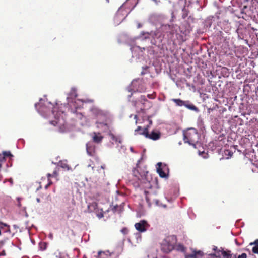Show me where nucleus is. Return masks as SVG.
<instances>
[{
    "label": "nucleus",
    "instance_id": "nucleus-43",
    "mask_svg": "<svg viewBox=\"0 0 258 258\" xmlns=\"http://www.w3.org/2000/svg\"><path fill=\"white\" fill-rule=\"evenodd\" d=\"M77 115H78V117L80 118V119H82V117L83 116V115H82L81 113H80L79 114H77Z\"/></svg>",
    "mask_w": 258,
    "mask_h": 258
},
{
    "label": "nucleus",
    "instance_id": "nucleus-21",
    "mask_svg": "<svg viewBox=\"0 0 258 258\" xmlns=\"http://www.w3.org/2000/svg\"><path fill=\"white\" fill-rule=\"evenodd\" d=\"M165 28H166V29L169 30V32L171 34H174L177 31V28H174L173 26H165Z\"/></svg>",
    "mask_w": 258,
    "mask_h": 258
},
{
    "label": "nucleus",
    "instance_id": "nucleus-31",
    "mask_svg": "<svg viewBox=\"0 0 258 258\" xmlns=\"http://www.w3.org/2000/svg\"><path fill=\"white\" fill-rule=\"evenodd\" d=\"M39 247L41 250H43L46 249V244L45 243H40Z\"/></svg>",
    "mask_w": 258,
    "mask_h": 258
},
{
    "label": "nucleus",
    "instance_id": "nucleus-60",
    "mask_svg": "<svg viewBox=\"0 0 258 258\" xmlns=\"http://www.w3.org/2000/svg\"><path fill=\"white\" fill-rule=\"evenodd\" d=\"M107 2H108L109 1L108 0H107Z\"/></svg>",
    "mask_w": 258,
    "mask_h": 258
},
{
    "label": "nucleus",
    "instance_id": "nucleus-32",
    "mask_svg": "<svg viewBox=\"0 0 258 258\" xmlns=\"http://www.w3.org/2000/svg\"><path fill=\"white\" fill-rule=\"evenodd\" d=\"M5 227H7L8 228H9V226L6 223H4L0 221V229H3Z\"/></svg>",
    "mask_w": 258,
    "mask_h": 258
},
{
    "label": "nucleus",
    "instance_id": "nucleus-20",
    "mask_svg": "<svg viewBox=\"0 0 258 258\" xmlns=\"http://www.w3.org/2000/svg\"><path fill=\"white\" fill-rule=\"evenodd\" d=\"M197 124H198L199 127L201 130H202L204 129L205 126H204V121L203 120V119L201 117H199L198 118Z\"/></svg>",
    "mask_w": 258,
    "mask_h": 258
},
{
    "label": "nucleus",
    "instance_id": "nucleus-45",
    "mask_svg": "<svg viewBox=\"0 0 258 258\" xmlns=\"http://www.w3.org/2000/svg\"><path fill=\"white\" fill-rule=\"evenodd\" d=\"M51 184H52L51 182H49L47 185H46L45 188H47Z\"/></svg>",
    "mask_w": 258,
    "mask_h": 258
},
{
    "label": "nucleus",
    "instance_id": "nucleus-12",
    "mask_svg": "<svg viewBox=\"0 0 258 258\" xmlns=\"http://www.w3.org/2000/svg\"><path fill=\"white\" fill-rule=\"evenodd\" d=\"M150 225L148 222L144 220L140 221L139 222L135 224V227L139 232H144L149 228Z\"/></svg>",
    "mask_w": 258,
    "mask_h": 258
},
{
    "label": "nucleus",
    "instance_id": "nucleus-34",
    "mask_svg": "<svg viewBox=\"0 0 258 258\" xmlns=\"http://www.w3.org/2000/svg\"><path fill=\"white\" fill-rule=\"evenodd\" d=\"M205 258H216V254H209L206 255Z\"/></svg>",
    "mask_w": 258,
    "mask_h": 258
},
{
    "label": "nucleus",
    "instance_id": "nucleus-52",
    "mask_svg": "<svg viewBox=\"0 0 258 258\" xmlns=\"http://www.w3.org/2000/svg\"><path fill=\"white\" fill-rule=\"evenodd\" d=\"M155 202H156V205H158V200H156Z\"/></svg>",
    "mask_w": 258,
    "mask_h": 258
},
{
    "label": "nucleus",
    "instance_id": "nucleus-37",
    "mask_svg": "<svg viewBox=\"0 0 258 258\" xmlns=\"http://www.w3.org/2000/svg\"><path fill=\"white\" fill-rule=\"evenodd\" d=\"M255 244V245H258V239H256L253 243H251L250 245Z\"/></svg>",
    "mask_w": 258,
    "mask_h": 258
},
{
    "label": "nucleus",
    "instance_id": "nucleus-30",
    "mask_svg": "<svg viewBox=\"0 0 258 258\" xmlns=\"http://www.w3.org/2000/svg\"><path fill=\"white\" fill-rule=\"evenodd\" d=\"M5 159L4 156L0 154V169L2 167V163L5 161Z\"/></svg>",
    "mask_w": 258,
    "mask_h": 258
},
{
    "label": "nucleus",
    "instance_id": "nucleus-26",
    "mask_svg": "<svg viewBox=\"0 0 258 258\" xmlns=\"http://www.w3.org/2000/svg\"><path fill=\"white\" fill-rule=\"evenodd\" d=\"M2 155H4L5 158L6 157H10L11 159L13 157V155L11 154L10 151H4Z\"/></svg>",
    "mask_w": 258,
    "mask_h": 258
},
{
    "label": "nucleus",
    "instance_id": "nucleus-57",
    "mask_svg": "<svg viewBox=\"0 0 258 258\" xmlns=\"http://www.w3.org/2000/svg\"><path fill=\"white\" fill-rule=\"evenodd\" d=\"M149 122H150V124H151V123H152V121H151V120H150V121H149Z\"/></svg>",
    "mask_w": 258,
    "mask_h": 258
},
{
    "label": "nucleus",
    "instance_id": "nucleus-23",
    "mask_svg": "<svg viewBox=\"0 0 258 258\" xmlns=\"http://www.w3.org/2000/svg\"><path fill=\"white\" fill-rule=\"evenodd\" d=\"M174 248H175L176 250L178 251H181L183 252H184L185 251V248L182 244H178L176 246H175Z\"/></svg>",
    "mask_w": 258,
    "mask_h": 258
},
{
    "label": "nucleus",
    "instance_id": "nucleus-19",
    "mask_svg": "<svg viewBox=\"0 0 258 258\" xmlns=\"http://www.w3.org/2000/svg\"><path fill=\"white\" fill-rule=\"evenodd\" d=\"M203 256V252L201 251H194V252L189 255H186L185 258H201Z\"/></svg>",
    "mask_w": 258,
    "mask_h": 258
},
{
    "label": "nucleus",
    "instance_id": "nucleus-17",
    "mask_svg": "<svg viewBox=\"0 0 258 258\" xmlns=\"http://www.w3.org/2000/svg\"><path fill=\"white\" fill-rule=\"evenodd\" d=\"M222 258H237L236 254H233L230 250L222 251Z\"/></svg>",
    "mask_w": 258,
    "mask_h": 258
},
{
    "label": "nucleus",
    "instance_id": "nucleus-40",
    "mask_svg": "<svg viewBox=\"0 0 258 258\" xmlns=\"http://www.w3.org/2000/svg\"><path fill=\"white\" fill-rule=\"evenodd\" d=\"M56 257V258H64L63 256H62L60 254L57 255Z\"/></svg>",
    "mask_w": 258,
    "mask_h": 258
},
{
    "label": "nucleus",
    "instance_id": "nucleus-28",
    "mask_svg": "<svg viewBox=\"0 0 258 258\" xmlns=\"http://www.w3.org/2000/svg\"><path fill=\"white\" fill-rule=\"evenodd\" d=\"M188 15V11L184 8L182 9V17L183 19H185Z\"/></svg>",
    "mask_w": 258,
    "mask_h": 258
},
{
    "label": "nucleus",
    "instance_id": "nucleus-7",
    "mask_svg": "<svg viewBox=\"0 0 258 258\" xmlns=\"http://www.w3.org/2000/svg\"><path fill=\"white\" fill-rule=\"evenodd\" d=\"M141 130H142V131L139 133V134L144 135L147 138H149L154 141L157 140L160 138L161 134L158 131L153 130L151 132V133H149L148 127H146L142 130L141 126H138L135 131L136 133H137L138 131Z\"/></svg>",
    "mask_w": 258,
    "mask_h": 258
},
{
    "label": "nucleus",
    "instance_id": "nucleus-27",
    "mask_svg": "<svg viewBox=\"0 0 258 258\" xmlns=\"http://www.w3.org/2000/svg\"><path fill=\"white\" fill-rule=\"evenodd\" d=\"M223 251L225 250H223V249H222L221 250L219 249L213 254H216V258H220L221 256H222V251Z\"/></svg>",
    "mask_w": 258,
    "mask_h": 258
},
{
    "label": "nucleus",
    "instance_id": "nucleus-51",
    "mask_svg": "<svg viewBox=\"0 0 258 258\" xmlns=\"http://www.w3.org/2000/svg\"><path fill=\"white\" fill-rule=\"evenodd\" d=\"M10 182H11V184H13V181H12V179H10L9 180Z\"/></svg>",
    "mask_w": 258,
    "mask_h": 258
},
{
    "label": "nucleus",
    "instance_id": "nucleus-15",
    "mask_svg": "<svg viewBox=\"0 0 258 258\" xmlns=\"http://www.w3.org/2000/svg\"><path fill=\"white\" fill-rule=\"evenodd\" d=\"M92 140L96 143H100L102 142L103 137L99 133L93 132L92 134Z\"/></svg>",
    "mask_w": 258,
    "mask_h": 258
},
{
    "label": "nucleus",
    "instance_id": "nucleus-35",
    "mask_svg": "<svg viewBox=\"0 0 258 258\" xmlns=\"http://www.w3.org/2000/svg\"><path fill=\"white\" fill-rule=\"evenodd\" d=\"M237 258H247V255L246 253H243L241 255H239Z\"/></svg>",
    "mask_w": 258,
    "mask_h": 258
},
{
    "label": "nucleus",
    "instance_id": "nucleus-49",
    "mask_svg": "<svg viewBox=\"0 0 258 258\" xmlns=\"http://www.w3.org/2000/svg\"><path fill=\"white\" fill-rule=\"evenodd\" d=\"M48 178H49L50 177L53 176L52 174H48L47 175Z\"/></svg>",
    "mask_w": 258,
    "mask_h": 258
},
{
    "label": "nucleus",
    "instance_id": "nucleus-56",
    "mask_svg": "<svg viewBox=\"0 0 258 258\" xmlns=\"http://www.w3.org/2000/svg\"><path fill=\"white\" fill-rule=\"evenodd\" d=\"M153 1H154L156 3H157V0H153Z\"/></svg>",
    "mask_w": 258,
    "mask_h": 258
},
{
    "label": "nucleus",
    "instance_id": "nucleus-3",
    "mask_svg": "<svg viewBox=\"0 0 258 258\" xmlns=\"http://www.w3.org/2000/svg\"><path fill=\"white\" fill-rule=\"evenodd\" d=\"M142 34L145 35V39L151 38V43L155 45H158L161 43L164 38V35L160 30L150 32H143Z\"/></svg>",
    "mask_w": 258,
    "mask_h": 258
},
{
    "label": "nucleus",
    "instance_id": "nucleus-2",
    "mask_svg": "<svg viewBox=\"0 0 258 258\" xmlns=\"http://www.w3.org/2000/svg\"><path fill=\"white\" fill-rule=\"evenodd\" d=\"M92 113L98 118L96 122L97 127L102 132L107 131L109 126L106 122L107 115L102 111L97 108H93L91 109Z\"/></svg>",
    "mask_w": 258,
    "mask_h": 258
},
{
    "label": "nucleus",
    "instance_id": "nucleus-38",
    "mask_svg": "<svg viewBox=\"0 0 258 258\" xmlns=\"http://www.w3.org/2000/svg\"><path fill=\"white\" fill-rule=\"evenodd\" d=\"M219 249H218V248L217 247L215 246H213V250L215 252L218 250Z\"/></svg>",
    "mask_w": 258,
    "mask_h": 258
},
{
    "label": "nucleus",
    "instance_id": "nucleus-4",
    "mask_svg": "<svg viewBox=\"0 0 258 258\" xmlns=\"http://www.w3.org/2000/svg\"><path fill=\"white\" fill-rule=\"evenodd\" d=\"M176 237L174 235L166 237L161 243V250L165 253H169L175 248Z\"/></svg>",
    "mask_w": 258,
    "mask_h": 258
},
{
    "label": "nucleus",
    "instance_id": "nucleus-14",
    "mask_svg": "<svg viewBox=\"0 0 258 258\" xmlns=\"http://www.w3.org/2000/svg\"><path fill=\"white\" fill-rule=\"evenodd\" d=\"M86 150L89 155L91 156H94L95 152V147L94 145L91 142H89L87 143Z\"/></svg>",
    "mask_w": 258,
    "mask_h": 258
},
{
    "label": "nucleus",
    "instance_id": "nucleus-44",
    "mask_svg": "<svg viewBox=\"0 0 258 258\" xmlns=\"http://www.w3.org/2000/svg\"><path fill=\"white\" fill-rule=\"evenodd\" d=\"M130 151H131L132 152H133V153H135V151H134V149H133V148L132 147H131L130 148Z\"/></svg>",
    "mask_w": 258,
    "mask_h": 258
},
{
    "label": "nucleus",
    "instance_id": "nucleus-9",
    "mask_svg": "<svg viewBox=\"0 0 258 258\" xmlns=\"http://www.w3.org/2000/svg\"><path fill=\"white\" fill-rule=\"evenodd\" d=\"M171 101L174 102L177 106H184L187 109L195 111L196 112L199 111V109L189 101H183L180 99H172Z\"/></svg>",
    "mask_w": 258,
    "mask_h": 258
},
{
    "label": "nucleus",
    "instance_id": "nucleus-13",
    "mask_svg": "<svg viewBox=\"0 0 258 258\" xmlns=\"http://www.w3.org/2000/svg\"><path fill=\"white\" fill-rule=\"evenodd\" d=\"M115 256L114 252H110L109 250L99 251L97 258H114Z\"/></svg>",
    "mask_w": 258,
    "mask_h": 258
},
{
    "label": "nucleus",
    "instance_id": "nucleus-58",
    "mask_svg": "<svg viewBox=\"0 0 258 258\" xmlns=\"http://www.w3.org/2000/svg\"><path fill=\"white\" fill-rule=\"evenodd\" d=\"M140 27V24H139V25H138V27Z\"/></svg>",
    "mask_w": 258,
    "mask_h": 258
},
{
    "label": "nucleus",
    "instance_id": "nucleus-53",
    "mask_svg": "<svg viewBox=\"0 0 258 258\" xmlns=\"http://www.w3.org/2000/svg\"><path fill=\"white\" fill-rule=\"evenodd\" d=\"M121 148L122 149H123L124 151L126 150V148H124H124H123V147H121Z\"/></svg>",
    "mask_w": 258,
    "mask_h": 258
},
{
    "label": "nucleus",
    "instance_id": "nucleus-55",
    "mask_svg": "<svg viewBox=\"0 0 258 258\" xmlns=\"http://www.w3.org/2000/svg\"><path fill=\"white\" fill-rule=\"evenodd\" d=\"M5 254V253L4 252H3L1 254H0V255H3Z\"/></svg>",
    "mask_w": 258,
    "mask_h": 258
},
{
    "label": "nucleus",
    "instance_id": "nucleus-48",
    "mask_svg": "<svg viewBox=\"0 0 258 258\" xmlns=\"http://www.w3.org/2000/svg\"><path fill=\"white\" fill-rule=\"evenodd\" d=\"M105 167V165H102L101 166V168H102L103 169H104Z\"/></svg>",
    "mask_w": 258,
    "mask_h": 258
},
{
    "label": "nucleus",
    "instance_id": "nucleus-59",
    "mask_svg": "<svg viewBox=\"0 0 258 258\" xmlns=\"http://www.w3.org/2000/svg\"><path fill=\"white\" fill-rule=\"evenodd\" d=\"M41 101H42V99H41L40 100V102H41Z\"/></svg>",
    "mask_w": 258,
    "mask_h": 258
},
{
    "label": "nucleus",
    "instance_id": "nucleus-46",
    "mask_svg": "<svg viewBox=\"0 0 258 258\" xmlns=\"http://www.w3.org/2000/svg\"><path fill=\"white\" fill-rule=\"evenodd\" d=\"M53 176H57V172L56 171H54L53 174H52Z\"/></svg>",
    "mask_w": 258,
    "mask_h": 258
},
{
    "label": "nucleus",
    "instance_id": "nucleus-24",
    "mask_svg": "<svg viewBox=\"0 0 258 258\" xmlns=\"http://www.w3.org/2000/svg\"><path fill=\"white\" fill-rule=\"evenodd\" d=\"M97 207V204L96 203H93L88 205V210L90 212H92L94 209H95Z\"/></svg>",
    "mask_w": 258,
    "mask_h": 258
},
{
    "label": "nucleus",
    "instance_id": "nucleus-16",
    "mask_svg": "<svg viewBox=\"0 0 258 258\" xmlns=\"http://www.w3.org/2000/svg\"><path fill=\"white\" fill-rule=\"evenodd\" d=\"M41 102L39 103H36L35 104V108L38 110V112L41 113H44L45 112H48V107L46 106V105H41Z\"/></svg>",
    "mask_w": 258,
    "mask_h": 258
},
{
    "label": "nucleus",
    "instance_id": "nucleus-22",
    "mask_svg": "<svg viewBox=\"0 0 258 258\" xmlns=\"http://www.w3.org/2000/svg\"><path fill=\"white\" fill-rule=\"evenodd\" d=\"M133 174L138 180H141L143 177V175L139 173L138 169H134L133 170Z\"/></svg>",
    "mask_w": 258,
    "mask_h": 258
},
{
    "label": "nucleus",
    "instance_id": "nucleus-36",
    "mask_svg": "<svg viewBox=\"0 0 258 258\" xmlns=\"http://www.w3.org/2000/svg\"><path fill=\"white\" fill-rule=\"evenodd\" d=\"M225 154H227V153H228V155L230 156V157H231L232 156V154H233V153L232 152H231L229 150H226L225 152Z\"/></svg>",
    "mask_w": 258,
    "mask_h": 258
},
{
    "label": "nucleus",
    "instance_id": "nucleus-50",
    "mask_svg": "<svg viewBox=\"0 0 258 258\" xmlns=\"http://www.w3.org/2000/svg\"><path fill=\"white\" fill-rule=\"evenodd\" d=\"M36 201H37V202H40V200L39 198H37Z\"/></svg>",
    "mask_w": 258,
    "mask_h": 258
},
{
    "label": "nucleus",
    "instance_id": "nucleus-29",
    "mask_svg": "<svg viewBox=\"0 0 258 258\" xmlns=\"http://www.w3.org/2000/svg\"><path fill=\"white\" fill-rule=\"evenodd\" d=\"M149 192L147 191H145V194L146 195V200L147 202L148 203L149 205L150 206L151 204V203L150 202V199L149 196L148 195Z\"/></svg>",
    "mask_w": 258,
    "mask_h": 258
},
{
    "label": "nucleus",
    "instance_id": "nucleus-8",
    "mask_svg": "<svg viewBox=\"0 0 258 258\" xmlns=\"http://www.w3.org/2000/svg\"><path fill=\"white\" fill-rule=\"evenodd\" d=\"M140 103L142 104V106H143L144 108L148 107L150 108L151 106V102L147 100L146 96L144 95L141 96L140 98V100L139 101ZM138 114L135 115L134 116V118L136 119V123L137 124L138 122L137 118L139 117H141L143 118V120H144L146 118L145 116L144 115L145 114V109L141 108V109L140 111H137Z\"/></svg>",
    "mask_w": 258,
    "mask_h": 258
},
{
    "label": "nucleus",
    "instance_id": "nucleus-39",
    "mask_svg": "<svg viewBox=\"0 0 258 258\" xmlns=\"http://www.w3.org/2000/svg\"><path fill=\"white\" fill-rule=\"evenodd\" d=\"M147 97H148L149 98H150V99H153V98H154V97H152V95H151V94H148V95H147Z\"/></svg>",
    "mask_w": 258,
    "mask_h": 258
},
{
    "label": "nucleus",
    "instance_id": "nucleus-25",
    "mask_svg": "<svg viewBox=\"0 0 258 258\" xmlns=\"http://www.w3.org/2000/svg\"><path fill=\"white\" fill-rule=\"evenodd\" d=\"M59 166L63 169H66L67 170L69 169V167L68 165L67 164L66 161H60L59 163Z\"/></svg>",
    "mask_w": 258,
    "mask_h": 258
},
{
    "label": "nucleus",
    "instance_id": "nucleus-11",
    "mask_svg": "<svg viewBox=\"0 0 258 258\" xmlns=\"http://www.w3.org/2000/svg\"><path fill=\"white\" fill-rule=\"evenodd\" d=\"M128 12L124 10V4H123L117 11L115 17V20H120L119 23H120L128 15Z\"/></svg>",
    "mask_w": 258,
    "mask_h": 258
},
{
    "label": "nucleus",
    "instance_id": "nucleus-47",
    "mask_svg": "<svg viewBox=\"0 0 258 258\" xmlns=\"http://www.w3.org/2000/svg\"><path fill=\"white\" fill-rule=\"evenodd\" d=\"M20 199L19 198H17V200H18V201H19L18 206H19V207H20V206H21V204H20Z\"/></svg>",
    "mask_w": 258,
    "mask_h": 258
},
{
    "label": "nucleus",
    "instance_id": "nucleus-42",
    "mask_svg": "<svg viewBox=\"0 0 258 258\" xmlns=\"http://www.w3.org/2000/svg\"><path fill=\"white\" fill-rule=\"evenodd\" d=\"M139 105V103L138 102H136L134 105L135 107H138V106Z\"/></svg>",
    "mask_w": 258,
    "mask_h": 258
},
{
    "label": "nucleus",
    "instance_id": "nucleus-5",
    "mask_svg": "<svg viewBox=\"0 0 258 258\" xmlns=\"http://www.w3.org/2000/svg\"><path fill=\"white\" fill-rule=\"evenodd\" d=\"M183 140L185 143L196 147V143L198 142L199 135L197 130L194 128H190L183 134Z\"/></svg>",
    "mask_w": 258,
    "mask_h": 258
},
{
    "label": "nucleus",
    "instance_id": "nucleus-54",
    "mask_svg": "<svg viewBox=\"0 0 258 258\" xmlns=\"http://www.w3.org/2000/svg\"><path fill=\"white\" fill-rule=\"evenodd\" d=\"M49 237H50L51 238H52V234H50L49 235Z\"/></svg>",
    "mask_w": 258,
    "mask_h": 258
},
{
    "label": "nucleus",
    "instance_id": "nucleus-41",
    "mask_svg": "<svg viewBox=\"0 0 258 258\" xmlns=\"http://www.w3.org/2000/svg\"><path fill=\"white\" fill-rule=\"evenodd\" d=\"M97 216L99 218H101L103 217V214H98Z\"/></svg>",
    "mask_w": 258,
    "mask_h": 258
},
{
    "label": "nucleus",
    "instance_id": "nucleus-1",
    "mask_svg": "<svg viewBox=\"0 0 258 258\" xmlns=\"http://www.w3.org/2000/svg\"><path fill=\"white\" fill-rule=\"evenodd\" d=\"M50 105L49 109L52 108V113L54 115V120L50 121V123L54 126H58L60 132H64L67 130L66 121L64 120L65 114L63 111L58 110L57 106H54L50 102L48 103Z\"/></svg>",
    "mask_w": 258,
    "mask_h": 258
},
{
    "label": "nucleus",
    "instance_id": "nucleus-6",
    "mask_svg": "<svg viewBox=\"0 0 258 258\" xmlns=\"http://www.w3.org/2000/svg\"><path fill=\"white\" fill-rule=\"evenodd\" d=\"M77 97V94L75 89H72L69 96L67 97L68 103L70 106H73L76 109H79L82 107L84 102H91V100L83 101V100L77 99L74 102L73 101V98Z\"/></svg>",
    "mask_w": 258,
    "mask_h": 258
},
{
    "label": "nucleus",
    "instance_id": "nucleus-10",
    "mask_svg": "<svg viewBox=\"0 0 258 258\" xmlns=\"http://www.w3.org/2000/svg\"><path fill=\"white\" fill-rule=\"evenodd\" d=\"M157 172L161 178H167L169 175V168L166 164L161 162L157 163L156 166Z\"/></svg>",
    "mask_w": 258,
    "mask_h": 258
},
{
    "label": "nucleus",
    "instance_id": "nucleus-18",
    "mask_svg": "<svg viewBox=\"0 0 258 258\" xmlns=\"http://www.w3.org/2000/svg\"><path fill=\"white\" fill-rule=\"evenodd\" d=\"M108 136L110 138V139L112 140V144H113L114 143H121V139L120 137L119 136H116L114 134H113L111 133H109L108 134Z\"/></svg>",
    "mask_w": 258,
    "mask_h": 258
},
{
    "label": "nucleus",
    "instance_id": "nucleus-33",
    "mask_svg": "<svg viewBox=\"0 0 258 258\" xmlns=\"http://www.w3.org/2000/svg\"><path fill=\"white\" fill-rule=\"evenodd\" d=\"M252 251L254 253L258 254V245H255L252 248Z\"/></svg>",
    "mask_w": 258,
    "mask_h": 258
}]
</instances>
